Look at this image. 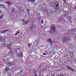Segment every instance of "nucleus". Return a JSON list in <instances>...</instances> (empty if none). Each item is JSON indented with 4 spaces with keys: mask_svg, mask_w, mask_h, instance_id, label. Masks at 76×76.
<instances>
[{
    "mask_svg": "<svg viewBox=\"0 0 76 76\" xmlns=\"http://www.w3.org/2000/svg\"><path fill=\"white\" fill-rule=\"evenodd\" d=\"M56 31V28L54 27H52L50 28V29L49 30V32L50 33H54Z\"/></svg>",
    "mask_w": 76,
    "mask_h": 76,
    "instance_id": "obj_1",
    "label": "nucleus"
},
{
    "mask_svg": "<svg viewBox=\"0 0 76 76\" xmlns=\"http://www.w3.org/2000/svg\"><path fill=\"white\" fill-rule=\"evenodd\" d=\"M63 39L64 41H65V42H67V41H68L70 40V39L67 37H64Z\"/></svg>",
    "mask_w": 76,
    "mask_h": 76,
    "instance_id": "obj_2",
    "label": "nucleus"
},
{
    "mask_svg": "<svg viewBox=\"0 0 76 76\" xmlns=\"http://www.w3.org/2000/svg\"><path fill=\"white\" fill-rule=\"evenodd\" d=\"M30 28H31V29H35L36 26L34 24H31L30 26Z\"/></svg>",
    "mask_w": 76,
    "mask_h": 76,
    "instance_id": "obj_3",
    "label": "nucleus"
},
{
    "mask_svg": "<svg viewBox=\"0 0 76 76\" xmlns=\"http://www.w3.org/2000/svg\"><path fill=\"white\" fill-rule=\"evenodd\" d=\"M67 69L69 70L72 71V72H76V71L75 70L71 68L70 66H67Z\"/></svg>",
    "mask_w": 76,
    "mask_h": 76,
    "instance_id": "obj_4",
    "label": "nucleus"
},
{
    "mask_svg": "<svg viewBox=\"0 0 76 76\" xmlns=\"http://www.w3.org/2000/svg\"><path fill=\"white\" fill-rule=\"evenodd\" d=\"M7 64L8 66H13L14 65V63H11L10 62H9L7 63Z\"/></svg>",
    "mask_w": 76,
    "mask_h": 76,
    "instance_id": "obj_5",
    "label": "nucleus"
},
{
    "mask_svg": "<svg viewBox=\"0 0 76 76\" xmlns=\"http://www.w3.org/2000/svg\"><path fill=\"white\" fill-rule=\"evenodd\" d=\"M6 3L8 4L9 6H12V2L10 1H7Z\"/></svg>",
    "mask_w": 76,
    "mask_h": 76,
    "instance_id": "obj_6",
    "label": "nucleus"
},
{
    "mask_svg": "<svg viewBox=\"0 0 76 76\" xmlns=\"http://www.w3.org/2000/svg\"><path fill=\"white\" fill-rule=\"evenodd\" d=\"M20 50H21V49L20 48L15 49V54H17V52H19L20 51Z\"/></svg>",
    "mask_w": 76,
    "mask_h": 76,
    "instance_id": "obj_7",
    "label": "nucleus"
},
{
    "mask_svg": "<svg viewBox=\"0 0 76 76\" xmlns=\"http://www.w3.org/2000/svg\"><path fill=\"white\" fill-rule=\"evenodd\" d=\"M48 42H50L51 45H52V42H51V39H48Z\"/></svg>",
    "mask_w": 76,
    "mask_h": 76,
    "instance_id": "obj_8",
    "label": "nucleus"
},
{
    "mask_svg": "<svg viewBox=\"0 0 76 76\" xmlns=\"http://www.w3.org/2000/svg\"><path fill=\"white\" fill-rule=\"evenodd\" d=\"M9 30H4L2 31L1 32V33H5V32H6L8 31Z\"/></svg>",
    "mask_w": 76,
    "mask_h": 76,
    "instance_id": "obj_9",
    "label": "nucleus"
},
{
    "mask_svg": "<svg viewBox=\"0 0 76 76\" xmlns=\"http://www.w3.org/2000/svg\"><path fill=\"white\" fill-rule=\"evenodd\" d=\"M9 68L8 67H7V68H5V71L6 72H7V71H9Z\"/></svg>",
    "mask_w": 76,
    "mask_h": 76,
    "instance_id": "obj_10",
    "label": "nucleus"
},
{
    "mask_svg": "<svg viewBox=\"0 0 76 76\" xmlns=\"http://www.w3.org/2000/svg\"><path fill=\"white\" fill-rule=\"evenodd\" d=\"M35 0H29L28 1V2H31V3H33V2H35Z\"/></svg>",
    "mask_w": 76,
    "mask_h": 76,
    "instance_id": "obj_11",
    "label": "nucleus"
},
{
    "mask_svg": "<svg viewBox=\"0 0 76 76\" xmlns=\"http://www.w3.org/2000/svg\"><path fill=\"white\" fill-rule=\"evenodd\" d=\"M51 4L52 6H54V5H56V4L55 2H53L51 3Z\"/></svg>",
    "mask_w": 76,
    "mask_h": 76,
    "instance_id": "obj_12",
    "label": "nucleus"
},
{
    "mask_svg": "<svg viewBox=\"0 0 76 76\" xmlns=\"http://www.w3.org/2000/svg\"><path fill=\"white\" fill-rule=\"evenodd\" d=\"M28 23H29V21L28 20H27L24 23L25 24V25H27V24H28Z\"/></svg>",
    "mask_w": 76,
    "mask_h": 76,
    "instance_id": "obj_13",
    "label": "nucleus"
},
{
    "mask_svg": "<svg viewBox=\"0 0 76 76\" xmlns=\"http://www.w3.org/2000/svg\"><path fill=\"white\" fill-rule=\"evenodd\" d=\"M4 40V38H1V37H0V42H1Z\"/></svg>",
    "mask_w": 76,
    "mask_h": 76,
    "instance_id": "obj_14",
    "label": "nucleus"
},
{
    "mask_svg": "<svg viewBox=\"0 0 76 76\" xmlns=\"http://www.w3.org/2000/svg\"><path fill=\"white\" fill-rule=\"evenodd\" d=\"M23 56V54L22 52H20V57H22Z\"/></svg>",
    "mask_w": 76,
    "mask_h": 76,
    "instance_id": "obj_15",
    "label": "nucleus"
},
{
    "mask_svg": "<svg viewBox=\"0 0 76 76\" xmlns=\"http://www.w3.org/2000/svg\"><path fill=\"white\" fill-rule=\"evenodd\" d=\"M64 76H69V74L67 73H65L64 75Z\"/></svg>",
    "mask_w": 76,
    "mask_h": 76,
    "instance_id": "obj_16",
    "label": "nucleus"
},
{
    "mask_svg": "<svg viewBox=\"0 0 76 76\" xmlns=\"http://www.w3.org/2000/svg\"><path fill=\"white\" fill-rule=\"evenodd\" d=\"M3 16H4V15L3 14L0 17V19H2V18H3Z\"/></svg>",
    "mask_w": 76,
    "mask_h": 76,
    "instance_id": "obj_17",
    "label": "nucleus"
},
{
    "mask_svg": "<svg viewBox=\"0 0 76 76\" xmlns=\"http://www.w3.org/2000/svg\"><path fill=\"white\" fill-rule=\"evenodd\" d=\"M28 45L29 47H30L31 45H32V43H30L29 44H28Z\"/></svg>",
    "mask_w": 76,
    "mask_h": 76,
    "instance_id": "obj_18",
    "label": "nucleus"
},
{
    "mask_svg": "<svg viewBox=\"0 0 76 76\" xmlns=\"http://www.w3.org/2000/svg\"><path fill=\"white\" fill-rule=\"evenodd\" d=\"M43 55H45V56H46L47 54H46V53H43Z\"/></svg>",
    "mask_w": 76,
    "mask_h": 76,
    "instance_id": "obj_19",
    "label": "nucleus"
},
{
    "mask_svg": "<svg viewBox=\"0 0 76 76\" xmlns=\"http://www.w3.org/2000/svg\"><path fill=\"white\" fill-rule=\"evenodd\" d=\"M60 76H64V75H63V74H61L60 75Z\"/></svg>",
    "mask_w": 76,
    "mask_h": 76,
    "instance_id": "obj_20",
    "label": "nucleus"
},
{
    "mask_svg": "<svg viewBox=\"0 0 76 76\" xmlns=\"http://www.w3.org/2000/svg\"><path fill=\"white\" fill-rule=\"evenodd\" d=\"M41 23H42H42H43V20H41Z\"/></svg>",
    "mask_w": 76,
    "mask_h": 76,
    "instance_id": "obj_21",
    "label": "nucleus"
},
{
    "mask_svg": "<svg viewBox=\"0 0 76 76\" xmlns=\"http://www.w3.org/2000/svg\"><path fill=\"white\" fill-rule=\"evenodd\" d=\"M0 6L1 7H2L3 6V4H0Z\"/></svg>",
    "mask_w": 76,
    "mask_h": 76,
    "instance_id": "obj_22",
    "label": "nucleus"
},
{
    "mask_svg": "<svg viewBox=\"0 0 76 76\" xmlns=\"http://www.w3.org/2000/svg\"><path fill=\"white\" fill-rule=\"evenodd\" d=\"M75 30H76V28H73V31H75Z\"/></svg>",
    "mask_w": 76,
    "mask_h": 76,
    "instance_id": "obj_23",
    "label": "nucleus"
},
{
    "mask_svg": "<svg viewBox=\"0 0 76 76\" xmlns=\"http://www.w3.org/2000/svg\"><path fill=\"white\" fill-rule=\"evenodd\" d=\"M69 32H70L72 33V30H70L69 31Z\"/></svg>",
    "mask_w": 76,
    "mask_h": 76,
    "instance_id": "obj_24",
    "label": "nucleus"
},
{
    "mask_svg": "<svg viewBox=\"0 0 76 76\" xmlns=\"http://www.w3.org/2000/svg\"><path fill=\"white\" fill-rule=\"evenodd\" d=\"M63 1L65 3L66 1V0H63Z\"/></svg>",
    "mask_w": 76,
    "mask_h": 76,
    "instance_id": "obj_25",
    "label": "nucleus"
},
{
    "mask_svg": "<svg viewBox=\"0 0 76 76\" xmlns=\"http://www.w3.org/2000/svg\"><path fill=\"white\" fill-rule=\"evenodd\" d=\"M3 61L4 63H6V61H5V60H3Z\"/></svg>",
    "mask_w": 76,
    "mask_h": 76,
    "instance_id": "obj_26",
    "label": "nucleus"
},
{
    "mask_svg": "<svg viewBox=\"0 0 76 76\" xmlns=\"http://www.w3.org/2000/svg\"><path fill=\"white\" fill-rule=\"evenodd\" d=\"M37 74H36V73H35V76H37Z\"/></svg>",
    "mask_w": 76,
    "mask_h": 76,
    "instance_id": "obj_27",
    "label": "nucleus"
},
{
    "mask_svg": "<svg viewBox=\"0 0 76 76\" xmlns=\"http://www.w3.org/2000/svg\"><path fill=\"white\" fill-rule=\"evenodd\" d=\"M19 73L20 74V72H18V73H17V74H19Z\"/></svg>",
    "mask_w": 76,
    "mask_h": 76,
    "instance_id": "obj_28",
    "label": "nucleus"
},
{
    "mask_svg": "<svg viewBox=\"0 0 76 76\" xmlns=\"http://www.w3.org/2000/svg\"><path fill=\"white\" fill-rule=\"evenodd\" d=\"M17 33L18 34H19V31H17Z\"/></svg>",
    "mask_w": 76,
    "mask_h": 76,
    "instance_id": "obj_29",
    "label": "nucleus"
},
{
    "mask_svg": "<svg viewBox=\"0 0 76 76\" xmlns=\"http://www.w3.org/2000/svg\"><path fill=\"white\" fill-rule=\"evenodd\" d=\"M2 65V64H1V63H0V66H1Z\"/></svg>",
    "mask_w": 76,
    "mask_h": 76,
    "instance_id": "obj_30",
    "label": "nucleus"
},
{
    "mask_svg": "<svg viewBox=\"0 0 76 76\" xmlns=\"http://www.w3.org/2000/svg\"><path fill=\"white\" fill-rule=\"evenodd\" d=\"M11 50H12V49H11V48H10V51H11Z\"/></svg>",
    "mask_w": 76,
    "mask_h": 76,
    "instance_id": "obj_31",
    "label": "nucleus"
},
{
    "mask_svg": "<svg viewBox=\"0 0 76 76\" xmlns=\"http://www.w3.org/2000/svg\"><path fill=\"white\" fill-rule=\"evenodd\" d=\"M1 13V10H0V13Z\"/></svg>",
    "mask_w": 76,
    "mask_h": 76,
    "instance_id": "obj_32",
    "label": "nucleus"
},
{
    "mask_svg": "<svg viewBox=\"0 0 76 76\" xmlns=\"http://www.w3.org/2000/svg\"><path fill=\"white\" fill-rule=\"evenodd\" d=\"M17 34H18L16 33V34H15V35H17Z\"/></svg>",
    "mask_w": 76,
    "mask_h": 76,
    "instance_id": "obj_33",
    "label": "nucleus"
},
{
    "mask_svg": "<svg viewBox=\"0 0 76 76\" xmlns=\"http://www.w3.org/2000/svg\"><path fill=\"white\" fill-rule=\"evenodd\" d=\"M58 5H56V7H58Z\"/></svg>",
    "mask_w": 76,
    "mask_h": 76,
    "instance_id": "obj_34",
    "label": "nucleus"
},
{
    "mask_svg": "<svg viewBox=\"0 0 76 76\" xmlns=\"http://www.w3.org/2000/svg\"><path fill=\"white\" fill-rule=\"evenodd\" d=\"M56 76H60V75H56Z\"/></svg>",
    "mask_w": 76,
    "mask_h": 76,
    "instance_id": "obj_35",
    "label": "nucleus"
},
{
    "mask_svg": "<svg viewBox=\"0 0 76 76\" xmlns=\"http://www.w3.org/2000/svg\"><path fill=\"white\" fill-rule=\"evenodd\" d=\"M24 20H25L24 19H23V21H24Z\"/></svg>",
    "mask_w": 76,
    "mask_h": 76,
    "instance_id": "obj_36",
    "label": "nucleus"
},
{
    "mask_svg": "<svg viewBox=\"0 0 76 76\" xmlns=\"http://www.w3.org/2000/svg\"><path fill=\"white\" fill-rule=\"evenodd\" d=\"M3 0H1V1H3Z\"/></svg>",
    "mask_w": 76,
    "mask_h": 76,
    "instance_id": "obj_37",
    "label": "nucleus"
},
{
    "mask_svg": "<svg viewBox=\"0 0 76 76\" xmlns=\"http://www.w3.org/2000/svg\"><path fill=\"white\" fill-rule=\"evenodd\" d=\"M14 11H13V10H12V12H14Z\"/></svg>",
    "mask_w": 76,
    "mask_h": 76,
    "instance_id": "obj_38",
    "label": "nucleus"
},
{
    "mask_svg": "<svg viewBox=\"0 0 76 76\" xmlns=\"http://www.w3.org/2000/svg\"><path fill=\"white\" fill-rule=\"evenodd\" d=\"M12 57V58H13V57Z\"/></svg>",
    "mask_w": 76,
    "mask_h": 76,
    "instance_id": "obj_39",
    "label": "nucleus"
},
{
    "mask_svg": "<svg viewBox=\"0 0 76 76\" xmlns=\"http://www.w3.org/2000/svg\"><path fill=\"white\" fill-rule=\"evenodd\" d=\"M65 12H66V11H65Z\"/></svg>",
    "mask_w": 76,
    "mask_h": 76,
    "instance_id": "obj_40",
    "label": "nucleus"
},
{
    "mask_svg": "<svg viewBox=\"0 0 76 76\" xmlns=\"http://www.w3.org/2000/svg\"><path fill=\"white\" fill-rule=\"evenodd\" d=\"M21 72H22V71H21Z\"/></svg>",
    "mask_w": 76,
    "mask_h": 76,
    "instance_id": "obj_41",
    "label": "nucleus"
},
{
    "mask_svg": "<svg viewBox=\"0 0 76 76\" xmlns=\"http://www.w3.org/2000/svg\"><path fill=\"white\" fill-rule=\"evenodd\" d=\"M10 58H11V57H10Z\"/></svg>",
    "mask_w": 76,
    "mask_h": 76,
    "instance_id": "obj_42",
    "label": "nucleus"
}]
</instances>
